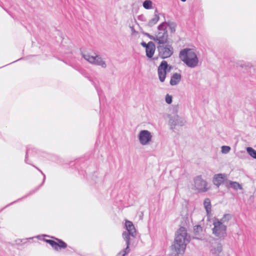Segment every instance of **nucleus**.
<instances>
[{"label": "nucleus", "instance_id": "obj_1", "mask_svg": "<svg viewBox=\"0 0 256 256\" xmlns=\"http://www.w3.org/2000/svg\"><path fill=\"white\" fill-rule=\"evenodd\" d=\"M190 241V236L188 234L186 229L181 226L176 232L174 243L170 246L171 256H182Z\"/></svg>", "mask_w": 256, "mask_h": 256}, {"label": "nucleus", "instance_id": "obj_2", "mask_svg": "<svg viewBox=\"0 0 256 256\" xmlns=\"http://www.w3.org/2000/svg\"><path fill=\"white\" fill-rule=\"evenodd\" d=\"M180 59L189 68L196 67L198 63V56L192 50L185 48L180 51L179 54Z\"/></svg>", "mask_w": 256, "mask_h": 256}, {"label": "nucleus", "instance_id": "obj_3", "mask_svg": "<svg viewBox=\"0 0 256 256\" xmlns=\"http://www.w3.org/2000/svg\"><path fill=\"white\" fill-rule=\"evenodd\" d=\"M214 228L212 233L220 238H224L226 236V226L219 222V220L215 218L213 222Z\"/></svg>", "mask_w": 256, "mask_h": 256}, {"label": "nucleus", "instance_id": "obj_4", "mask_svg": "<svg viewBox=\"0 0 256 256\" xmlns=\"http://www.w3.org/2000/svg\"><path fill=\"white\" fill-rule=\"evenodd\" d=\"M158 56L162 59L170 58L174 54V48L171 44H161L157 46Z\"/></svg>", "mask_w": 256, "mask_h": 256}, {"label": "nucleus", "instance_id": "obj_5", "mask_svg": "<svg viewBox=\"0 0 256 256\" xmlns=\"http://www.w3.org/2000/svg\"><path fill=\"white\" fill-rule=\"evenodd\" d=\"M172 66L168 64L166 60H162L158 68V78L160 82H164L166 79L167 72L172 69Z\"/></svg>", "mask_w": 256, "mask_h": 256}, {"label": "nucleus", "instance_id": "obj_6", "mask_svg": "<svg viewBox=\"0 0 256 256\" xmlns=\"http://www.w3.org/2000/svg\"><path fill=\"white\" fill-rule=\"evenodd\" d=\"M82 56L89 62L96 66H100L102 68L106 67V62L103 60L102 58L100 56H91L89 54H86L82 53Z\"/></svg>", "mask_w": 256, "mask_h": 256}, {"label": "nucleus", "instance_id": "obj_7", "mask_svg": "<svg viewBox=\"0 0 256 256\" xmlns=\"http://www.w3.org/2000/svg\"><path fill=\"white\" fill-rule=\"evenodd\" d=\"M194 182V186L198 192H206L209 190L206 181L202 179V176H197Z\"/></svg>", "mask_w": 256, "mask_h": 256}, {"label": "nucleus", "instance_id": "obj_8", "mask_svg": "<svg viewBox=\"0 0 256 256\" xmlns=\"http://www.w3.org/2000/svg\"><path fill=\"white\" fill-rule=\"evenodd\" d=\"M140 142L144 146L149 144L152 139L151 133L148 130H141L138 136Z\"/></svg>", "mask_w": 256, "mask_h": 256}, {"label": "nucleus", "instance_id": "obj_9", "mask_svg": "<svg viewBox=\"0 0 256 256\" xmlns=\"http://www.w3.org/2000/svg\"><path fill=\"white\" fill-rule=\"evenodd\" d=\"M54 238L58 242L52 240L45 239L44 240L50 244L54 249L56 250H58V248H65L67 247V244L62 240L58 238Z\"/></svg>", "mask_w": 256, "mask_h": 256}, {"label": "nucleus", "instance_id": "obj_10", "mask_svg": "<svg viewBox=\"0 0 256 256\" xmlns=\"http://www.w3.org/2000/svg\"><path fill=\"white\" fill-rule=\"evenodd\" d=\"M210 242L211 244L210 252L212 254L218 256L222 250V244L214 239H212Z\"/></svg>", "mask_w": 256, "mask_h": 256}, {"label": "nucleus", "instance_id": "obj_11", "mask_svg": "<svg viewBox=\"0 0 256 256\" xmlns=\"http://www.w3.org/2000/svg\"><path fill=\"white\" fill-rule=\"evenodd\" d=\"M185 121L178 115H174L170 118L169 124L170 126V128L174 129L176 126H183Z\"/></svg>", "mask_w": 256, "mask_h": 256}, {"label": "nucleus", "instance_id": "obj_12", "mask_svg": "<svg viewBox=\"0 0 256 256\" xmlns=\"http://www.w3.org/2000/svg\"><path fill=\"white\" fill-rule=\"evenodd\" d=\"M228 180L226 179V174H218L214 176L212 182L218 188L221 184H224Z\"/></svg>", "mask_w": 256, "mask_h": 256}, {"label": "nucleus", "instance_id": "obj_13", "mask_svg": "<svg viewBox=\"0 0 256 256\" xmlns=\"http://www.w3.org/2000/svg\"><path fill=\"white\" fill-rule=\"evenodd\" d=\"M40 152V150L36 149V148L32 146L29 145L26 146V156L24 162L26 163L32 164L31 163L28 162V154H30L31 156H34L38 154H39Z\"/></svg>", "mask_w": 256, "mask_h": 256}, {"label": "nucleus", "instance_id": "obj_14", "mask_svg": "<svg viewBox=\"0 0 256 256\" xmlns=\"http://www.w3.org/2000/svg\"><path fill=\"white\" fill-rule=\"evenodd\" d=\"M156 42H158V44H168V30L164 32H158L156 37Z\"/></svg>", "mask_w": 256, "mask_h": 256}, {"label": "nucleus", "instance_id": "obj_15", "mask_svg": "<svg viewBox=\"0 0 256 256\" xmlns=\"http://www.w3.org/2000/svg\"><path fill=\"white\" fill-rule=\"evenodd\" d=\"M125 227L127 230V232L130 233L132 238H135L136 232L132 222L130 220H126L125 222Z\"/></svg>", "mask_w": 256, "mask_h": 256}, {"label": "nucleus", "instance_id": "obj_16", "mask_svg": "<svg viewBox=\"0 0 256 256\" xmlns=\"http://www.w3.org/2000/svg\"><path fill=\"white\" fill-rule=\"evenodd\" d=\"M148 46L146 48V56L148 58H152L156 50V46L152 42H148Z\"/></svg>", "mask_w": 256, "mask_h": 256}, {"label": "nucleus", "instance_id": "obj_17", "mask_svg": "<svg viewBox=\"0 0 256 256\" xmlns=\"http://www.w3.org/2000/svg\"><path fill=\"white\" fill-rule=\"evenodd\" d=\"M226 186L228 188H232L235 190H242V186L238 182L231 181L230 180L226 181Z\"/></svg>", "mask_w": 256, "mask_h": 256}, {"label": "nucleus", "instance_id": "obj_18", "mask_svg": "<svg viewBox=\"0 0 256 256\" xmlns=\"http://www.w3.org/2000/svg\"><path fill=\"white\" fill-rule=\"evenodd\" d=\"M181 79L182 75L180 74L174 73L171 76L170 84L172 86H176L180 82Z\"/></svg>", "mask_w": 256, "mask_h": 256}, {"label": "nucleus", "instance_id": "obj_19", "mask_svg": "<svg viewBox=\"0 0 256 256\" xmlns=\"http://www.w3.org/2000/svg\"><path fill=\"white\" fill-rule=\"evenodd\" d=\"M160 20V16H158V10L156 8L154 11V18L150 20L147 24L149 27H152L155 25Z\"/></svg>", "mask_w": 256, "mask_h": 256}, {"label": "nucleus", "instance_id": "obj_20", "mask_svg": "<svg viewBox=\"0 0 256 256\" xmlns=\"http://www.w3.org/2000/svg\"><path fill=\"white\" fill-rule=\"evenodd\" d=\"M122 236L126 242V250H130L129 248L130 244V236H132L128 232H122Z\"/></svg>", "mask_w": 256, "mask_h": 256}, {"label": "nucleus", "instance_id": "obj_21", "mask_svg": "<svg viewBox=\"0 0 256 256\" xmlns=\"http://www.w3.org/2000/svg\"><path fill=\"white\" fill-rule=\"evenodd\" d=\"M204 206L206 209L207 214H209L211 212V203L210 200L208 198H206L204 202Z\"/></svg>", "mask_w": 256, "mask_h": 256}, {"label": "nucleus", "instance_id": "obj_22", "mask_svg": "<svg viewBox=\"0 0 256 256\" xmlns=\"http://www.w3.org/2000/svg\"><path fill=\"white\" fill-rule=\"evenodd\" d=\"M168 26L169 27L172 33H174L176 32V28L177 26L176 22L169 20L168 22Z\"/></svg>", "mask_w": 256, "mask_h": 256}, {"label": "nucleus", "instance_id": "obj_23", "mask_svg": "<svg viewBox=\"0 0 256 256\" xmlns=\"http://www.w3.org/2000/svg\"><path fill=\"white\" fill-rule=\"evenodd\" d=\"M232 218V216L230 214H224L222 218L219 220L222 224H224V222H228Z\"/></svg>", "mask_w": 256, "mask_h": 256}, {"label": "nucleus", "instance_id": "obj_24", "mask_svg": "<svg viewBox=\"0 0 256 256\" xmlns=\"http://www.w3.org/2000/svg\"><path fill=\"white\" fill-rule=\"evenodd\" d=\"M246 151L250 156L256 159V150H254L252 148L248 147Z\"/></svg>", "mask_w": 256, "mask_h": 256}, {"label": "nucleus", "instance_id": "obj_25", "mask_svg": "<svg viewBox=\"0 0 256 256\" xmlns=\"http://www.w3.org/2000/svg\"><path fill=\"white\" fill-rule=\"evenodd\" d=\"M202 231V228L200 225H196L194 227V234L195 236H199Z\"/></svg>", "mask_w": 256, "mask_h": 256}, {"label": "nucleus", "instance_id": "obj_26", "mask_svg": "<svg viewBox=\"0 0 256 256\" xmlns=\"http://www.w3.org/2000/svg\"><path fill=\"white\" fill-rule=\"evenodd\" d=\"M168 26V22H164L159 24L158 26V30L161 32H164L167 30L166 26Z\"/></svg>", "mask_w": 256, "mask_h": 256}, {"label": "nucleus", "instance_id": "obj_27", "mask_svg": "<svg viewBox=\"0 0 256 256\" xmlns=\"http://www.w3.org/2000/svg\"><path fill=\"white\" fill-rule=\"evenodd\" d=\"M152 2L150 0H146L143 2V6L146 10H150L152 8Z\"/></svg>", "mask_w": 256, "mask_h": 256}, {"label": "nucleus", "instance_id": "obj_28", "mask_svg": "<svg viewBox=\"0 0 256 256\" xmlns=\"http://www.w3.org/2000/svg\"><path fill=\"white\" fill-rule=\"evenodd\" d=\"M230 147L227 146H222V152L223 154H228L230 150Z\"/></svg>", "mask_w": 256, "mask_h": 256}, {"label": "nucleus", "instance_id": "obj_29", "mask_svg": "<svg viewBox=\"0 0 256 256\" xmlns=\"http://www.w3.org/2000/svg\"><path fill=\"white\" fill-rule=\"evenodd\" d=\"M172 96L171 95H170L169 94H167L166 96V102L168 104H172Z\"/></svg>", "mask_w": 256, "mask_h": 256}, {"label": "nucleus", "instance_id": "obj_30", "mask_svg": "<svg viewBox=\"0 0 256 256\" xmlns=\"http://www.w3.org/2000/svg\"><path fill=\"white\" fill-rule=\"evenodd\" d=\"M130 250H126V248H124L122 251L118 254L116 256H125V255L130 252Z\"/></svg>", "mask_w": 256, "mask_h": 256}, {"label": "nucleus", "instance_id": "obj_31", "mask_svg": "<svg viewBox=\"0 0 256 256\" xmlns=\"http://www.w3.org/2000/svg\"><path fill=\"white\" fill-rule=\"evenodd\" d=\"M142 33L143 34H144V36H148L150 40H153L156 42V37L155 36H154L152 35H150V34L146 32H142Z\"/></svg>", "mask_w": 256, "mask_h": 256}, {"label": "nucleus", "instance_id": "obj_32", "mask_svg": "<svg viewBox=\"0 0 256 256\" xmlns=\"http://www.w3.org/2000/svg\"><path fill=\"white\" fill-rule=\"evenodd\" d=\"M32 166L34 167L36 170H38L43 176H44V178H43V180H42V183L41 184L40 186H42V184H43L44 183V181H45V180H46V176L45 174L43 173V172L40 169L38 168V167H36V166H34V165H32V164H31Z\"/></svg>", "mask_w": 256, "mask_h": 256}, {"label": "nucleus", "instance_id": "obj_33", "mask_svg": "<svg viewBox=\"0 0 256 256\" xmlns=\"http://www.w3.org/2000/svg\"><path fill=\"white\" fill-rule=\"evenodd\" d=\"M32 166L34 167L36 170H38L43 176H44V178H43V180H42V183L41 184L40 186H42V184H43L44 183V181H45V180H46V176L45 174L43 173V172L40 169L38 168V167H36V166H34V165H32V164H31Z\"/></svg>", "mask_w": 256, "mask_h": 256}, {"label": "nucleus", "instance_id": "obj_34", "mask_svg": "<svg viewBox=\"0 0 256 256\" xmlns=\"http://www.w3.org/2000/svg\"><path fill=\"white\" fill-rule=\"evenodd\" d=\"M32 166L34 167L36 170H38L43 176H44V178H43V180H42V183L41 184L40 186H42V184H43L44 183V181H45V180H46V176L45 174L43 173V172L40 169L38 168V167H36V166H34V165H32V164H31Z\"/></svg>", "mask_w": 256, "mask_h": 256}, {"label": "nucleus", "instance_id": "obj_35", "mask_svg": "<svg viewBox=\"0 0 256 256\" xmlns=\"http://www.w3.org/2000/svg\"><path fill=\"white\" fill-rule=\"evenodd\" d=\"M32 166L34 167L36 170H38L43 176H44V178H43V180H42V183L41 184L40 186H42V184H43L44 183V181H45V180H46V176L45 174L43 173V172L40 169L38 168V167H36V166H34V165H32V164H31Z\"/></svg>", "mask_w": 256, "mask_h": 256}, {"label": "nucleus", "instance_id": "obj_36", "mask_svg": "<svg viewBox=\"0 0 256 256\" xmlns=\"http://www.w3.org/2000/svg\"><path fill=\"white\" fill-rule=\"evenodd\" d=\"M94 87H95V88H96V90L98 94L99 97L100 98V96H101V94L102 93V90L99 87H98L96 84H94Z\"/></svg>", "mask_w": 256, "mask_h": 256}, {"label": "nucleus", "instance_id": "obj_37", "mask_svg": "<svg viewBox=\"0 0 256 256\" xmlns=\"http://www.w3.org/2000/svg\"><path fill=\"white\" fill-rule=\"evenodd\" d=\"M138 20L142 21H146V20L144 15L142 14L138 16Z\"/></svg>", "mask_w": 256, "mask_h": 256}, {"label": "nucleus", "instance_id": "obj_38", "mask_svg": "<svg viewBox=\"0 0 256 256\" xmlns=\"http://www.w3.org/2000/svg\"><path fill=\"white\" fill-rule=\"evenodd\" d=\"M16 243L18 245L22 244V239H17L16 240Z\"/></svg>", "mask_w": 256, "mask_h": 256}, {"label": "nucleus", "instance_id": "obj_39", "mask_svg": "<svg viewBox=\"0 0 256 256\" xmlns=\"http://www.w3.org/2000/svg\"><path fill=\"white\" fill-rule=\"evenodd\" d=\"M141 44V46H143L144 48H146V47H148V44H146V43L145 42H141V44Z\"/></svg>", "mask_w": 256, "mask_h": 256}, {"label": "nucleus", "instance_id": "obj_40", "mask_svg": "<svg viewBox=\"0 0 256 256\" xmlns=\"http://www.w3.org/2000/svg\"><path fill=\"white\" fill-rule=\"evenodd\" d=\"M32 238L22 239V244H25L27 243L28 240V239H32Z\"/></svg>", "mask_w": 256, "mask_h": 256}, {"label": "nucleus", "instance_id": "obj_41", "mask_svg": "<svg viewBox=\"0 0 256 256\" xmlns=\"http://www.w3.org/2000/svg\"><path fill=\"white\" fill-rule=\"evenodd\" d=\"M194 239H197V240H200V238H197V237H193Z\"/></svg>", "mask_w": 256, "mask_h": 256}, {"label": "nucleus", "instance_id": "obj_42", "mask_svg": "<svg viewBox=\"0 0 256 256\" xmlns=\"http://www.w3.org/2000/svg\"><path fill=\"white\" fill-rule=\"evenodd\" d=\"M132 30L133 31V32H135V30L134 29V28L133 27L132 28Z\"/></svg>", "mask_w": 256, "mask_h": 256}, {"label": "nucleus", "instance_id": "obj_43", "mask_svg": "<svg viewBox=\"0 0 256 256\" xmlns=\"http://www.w3.org/2000/svg\"><path fill=\"white\" fill-rule=\"evenodd\" d=\"M181 0L182 2H186V0Z\"/></svg>", "mask_w": 256, "mask_h": 256}, {"label": "nucleus", "instance_id": "obj_44", "mask_svg": "<svg viewBox=\"0 0 256 256\" xmlns=\"http://www.w3.org/2000/svg\"><path fill=\"white\" fill-rule=\"evenodd\" d=\"M78 160H77V161L76 162V164H78Z\"/></svg>", "mask_w": 256, "mask_h": 256}, {"label": "nucleus", "instance_id": "obj_45", "mask_svg": "<svg viewBox=\"0 0 256 256\" xmlns=\"http://www.w3.org/2000/svg\"><path fill=\"white\" fill-rule=\"evenodd\" d=\"M240 66H241L242 67H244V65H242V64H241V65H240Z\"/></svg>", "mask_w": 256, "mask_h": 256}, {"label": "nucleus", "instance_id": "obj_46", "mask_svg": "<svg viewBox=\"0 0 256 256\" xmlns=\"http://www.w3.org/2000/svg\"><path fill=\"white\" fill-rule=\"evenodd\" d=\"M20 60V58H19V59L17 60V61H18Z\"/></svg>", "mask_w": 256, "mask_h": 256}, {"label": "nucleus", "instance_id": "obj_47", "mask_svg": "<svg viewBox=\"0 0 256 256\" xmlns=\"http://www.w3.org/2000/svg\"><path fill=\"white\" fill-rule=\"evenodd\" d=\"M20 60V58H19V59L17 60V61H18Z\"/></svg>", "mask_w": 256, "mask_h": 256}, {"label": "nucleus", "instance_id": "obj_48", "mask_svg": "<svg viewBox=\"0 0 256 256\" xmlns=\"http://www.w3.org/2000/svg\"><path fill=\"white\" fill-rule=\"evenodd\" d=\"M20 60V58H19V59L17 60V61H18Z\"/></svg>", "mask_w": 256, "mask_h": 256}]
</instances>
